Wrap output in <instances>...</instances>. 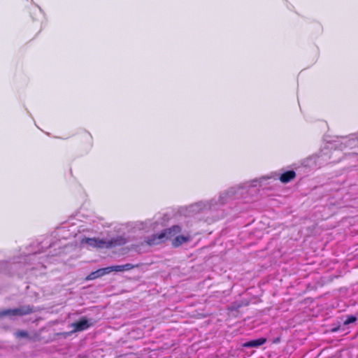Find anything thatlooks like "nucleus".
Wrapping results in <instances>:
<instances>
[{
    "label": "nucleus",
    "mask_w": 358,
    "mask_h": 358,
    "mask_svg": "<svg viewBox=\"0 0 358 358\" xmlns=\"http://www.w3.org/2000/svg\"><path fill=\"white\" fill-rule=\"evenodd\" d=\"M356 320V317L351 315L348 317L346 320H343L342 322H338L337 324H333L331 331L336 332L338 331H345L347 325L355 322Z\"/></svg>",
    "instance_id": "f257e3e1"
},
{
    "label": "nucleus",
    "mask_w": 358,
    "mask_h": 358,
    "mask_svg": "<svg viewBox=\"0 0 358 358\" xmlns=\"http://www.w3.org/2000/svg\"><path fill=\"white\" fill-rule=\"evenodd\" d=\"M182 231V229L178 225H173L172 227L165 229L162 231V234H164L165 241L173 240L175 236L179 234Z\"/></svg>",
    "instance_id": "f03ea898"
},
{
    "label": "nucleus",
    "mask_w": 358,
    "mask_h": 358,
    "mask_svg": "<svg viewBox=\"0 0 358 358\" xmlns=\"http://www.w3.org/2000/svg\"><path fill=\"white\" fill-rule=\"evenodd\" d=\"M92 325V323L86 318H82L80 320L75 322L71 324V327L73 328L72 332L82 331L87 329Z\"/></svg>",
    "instance_id": "7ed1b4c3"
},
{
    "label": "nucleus",
    "mask_w": 358,
    "mask_h": 358,
    "mask_svg": "<svg viewBox=\"0 0 358 358\" xmlns=\"http://www.w3.org/2000/svg\"><path fill=\"white\" fill-rule=\"evenodd\" d=\"M82 243L94 248H105L106 241L98 238H85Z\"/></svg>",
    "instance_id": "20e7f679"
},
{
    "label": "nucleus",
    "mask_w": 358,
    "mask_h": 358,
    "mask_svg": "<svg viewBox=\"0 0 358 358\" xmlns=\"http://www.w3.org/2000/svg\"><path fill=\"white\" fill-rule=\"evenodd\" d=\"M127 243L126 238L119 236L111 238L110 241H106L105 248H113L119 246H122Z\"/></svg>",
    "instance_id": "39448f33"
},
{
    "label": "nucleus",
    "mask_w": 358,
    "mask_h": 358,
    "mask_svg": "<svg viewBox=\"0 0 358 358\" xmlns=\"http://www.w3.org/2000/svg\"><path fill=\"white\" fill-rule=\"evenodd\" d=\"M165 241L164 234L162 231L159 234H153L145 241V243L150 246L157 245Z\"/></svg>",
    "instance_id": "423d86ee"
},
{
    "label": "nucleus",
    "mask_w": 358,
    "mask_h": 358,
    "mask_svg": "<svg viewBox=\"0 0 358 358\" xmlns=\"http://www.w3.org/2000/svg\"><path fill=\"white\" fill-rule=\"evenodd\" d=\"M296 176V172L293 170L287 171L282 173L280 177V181L283 184H287L294 180Z\"/></svg>",
    "instance_id": "0eeeda50"
},
{
    "label": "nucleus",
    "mask_w": 358,
    "mask_h": 358,
    "mask_svg": "<svg viewBox=\"0 0 358 358\" xmlns=\"http://www.w3.org/2000/svg\"><path fill=\"white\" fill-rule=\"evenodd\" d=\"M191 239V236L189 235L184 236V235H176L175 238L172 240L171 244L174 248H178L182 245L185 243L189 241Z\"/></svg>",
    "instance_id": "6e6552de"
},
{
    "label": "nucleus",
    "mask_w": 358,
    "mask_h": 358,
    "mask_svg": "<svg viewBox=\"0 0 358 358\" xmlns=\"http://www.w3.org/2000/svg\"><path fill=\"white\" fill-rule=\"evenodd\" d=\"M266 342V338H259L258 339L252 340L248 342H246L243 344V346L245 348H257Z\"/></svg>",
    "instance_id": "1a4fd4ad"
},
{
    "label": "nucleus",
    "mask_w": 358,
    "mask_h": 358,
    "mask_svg": "<svg viewBox=\"0 0 358 358\" xmlns=\"http://www.w3.org/2000/svg\"><path fill=\"white\" fill-rule=\"evenodd\" d=\"M78 138L82 143L91 144L92 142V136L90 133L87 131H81L78 134Z\"/></svg>",
    "instance_id": "9d476101"
},
{
    "label": "nucleus",
    "mask_w": 358,
    "mask_h": 358,
    "mask_svg": "<svg viewBox=\"0 0 358 358\" xmlns=\"http://www.w3.org/2000/svg\"><path fill=\"white\" fill-rule=\"evenodd\" d=\"M137 266L133 265L131 264H126L124 265H116V272L129 271L134 268Z\"/></svg>",
    "instance_id": "9b49d317"
},
{
    "label": "nucleus",
    "mask_w": 358,
    "mask_h": 358,
    "mask_svg": "<svg viewBox=\"0 0 358 358\" xmlns=\"http://www.w3.org/2000/svg\"><path fill=\"white\" fill-rule=\"evenodd\" d=\"M248 305V302L244 301H236L231 307L229 308L231 311H238L239 308L243 306H247Z\"/></svg>",
    "instance_id": "f8f14e48"
},
{
    "label": "nucleus",
    "mask_w": 358,
    "mask_h": 358,
    "mask_svg": "<svg viewBox=\"0 0 358 358\" xmlns=\"http://www.w3.org/2000/svg\"><path fill=\"white\" fill-rule=\"evenodd\" d=\"M102 272H103V275H106V274H108L110 273V272H113V271H115L116 272V265L115 266H108V267H106V268H101Z\"/></svg>",
    "instance_id": "ddd939ff"
},
{
    "label": "nucleus",
    "mask_w": 358,
    "mask_h": 358,
    "mask_svg": "<svg viewBox=\"0 0 358 358\" xmlns=\"http://www.w3.org/2000/svg\"><path fill=\"white\" fill-rule=\"evenodd\" d=\"M16 338H29L28 333L24 330H19L15 333Z\"/></svg>",
    "instance_id": "4468645a"
},
{
    "label": "nucleus",
    "mask_w": 358,
    "mask_h": 358,
    "mask_svg": "<svg viewBox=\"0 0 358 358\" xmlns=\"http://www.w3.org/2000/svg\"><path fill=\"white\" fill-rule=\"evenodd\" d=\"M0 313H22V311L20 309H8L3 311L0 312Z\"/></svg>",
    "instance_id": "2eb2a0df"
},
{
    "label": "nucleus",
    "mask_w": 358,
    "mask_h": 358,
    "mask_svg": "<svg viewBox=\"0 0 358 358\" xmlns=\"http://www.w3.org/2000/svg\"><path fill=\"white\" fill-rule=\"evenodd\" d=\"M96 274L94 273V271L93 272H91L87 277H86V280H95L96 279Z\"/></svg>",
    "instance_id": "dca6fc26"
},
{
    "label": "nucleus",
    "mask_w": 358,
    "mask_h": 358,
    "mask_svg": "<svg viewBox=\"0 0 358 358\" xmlns=\"http://www.w3.org/2000/svg\"><path fill=\"white\" fill-rule=\"evenodd\" d=\"M94 273L96 274L97 278L103 276V272L101 268H99L96 271H94Z\"/></svg>",
    "instance_id": "f3484780"
},
{
    "label": "nucleus",
    "mask_w": 358,
    "mask_h": 358,
    "mask_svg": "<svg viewBox=\"0 0 358 358\" xmlns=\"http://www.w3.org/2000/svg\"><path fill=\"white\" fill-rule=\"evenodd\" d=\"M280 340H281L280 337H277V338H274L272 342L273 344H278L280 342Z\"/></svg>",
    "instance_id": "a211bd4d"
}]
</instances>
